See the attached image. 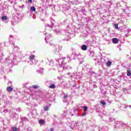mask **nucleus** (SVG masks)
<instances>
[{"label":"nucleus","mask_w":131,"mask_h":131,"mask_svg":"<svg viewBox=\"0 0 131 131\" xmlns=\"http://www.w3.org/2000/svg\"><path fill=\"white\" fill-rule=\"evenodd\" d=\"M81 49L82 51H86V50H88V46H86V45H82Z\"/></svg>","instance_id":"4"},{"label":"nucleus","mask_w":131,"mask_h":131,"mask_svg":"<svg viewBox=\"0 0 131 131\" xmlns=\"http://www.w3.org/2000/svg\"><path fill=\"white\" fill-rule=\"evenodd\" d=\"M130 75H131L130 70H127V76H130Z\"/></svg>","instance_id":"8"},{"label":"nucleus","mask_w":131,"mask_h":131,"mask_svg":"<svg viewBox=\"0 0 131 131\" xmlns=\"http://www.w3.org/2000/svg\"><path fill=\"white\" fill-rule=\"evenodd\" d=\"M12 131H18V128L16 127H12Z\"/></svg>","instance_id":"9"},{"label":"nucleus","mask_w":131,"mask_h":131,"mask_svg":"<svg viewBox=\"0 0 131 131\" xmlns=\"http://www.w3.org/2000/svg\"><path fill=\"white\" fill-rule=\"evenodd\" d=\"M35 58V56L34 55H31L29 57L30 61H31V62H32V61H33V60H34Z\"/></svg>","instance_id":"2"},{"label":"nucleus","mask_w":131,"mask_h":131,"mask_svg":"<svg viewBox=\"0 0 131 131\" xmlns=\"http://www.w3.org/2000/svg\"><path fill=\"white\" fill-rule=\"evenodd\" d=\"M63 98H64V99H66V98H68V95H64L63 96Z\"/></svg>","instance_id":"17"},{"label":"nucleus","mask_w":131,"mask_h":131,"mask_svg":"<svg viewBox=\"0 0 131 131\" xmlns=\"http://www.w3.org/2000/svg\"><path fill=\"white\" fill-rule=\"evenodd\" d=\"M43 110H45V111H48L49 110V106H44Z\"/></svg>","instance_id":"10"},{"label":"nucleus","mask_w":131,"mask_h":131,"mask_svg":"<svg viewBox=\"0 0 131 131\" xmlns=\"http://www.w3.org/2000/svg\"><path fill=\"white\" fill-rule=\"evenodd\" d=\"M112 65V62L108 61L106 62V66H107V67H110Z\"/></svg>","instance_id":"5"},{"label":"nucleus","mask_w":131,"mask_h":131,"mask_svg":"<svg viewBox=\"0 0 131 131\" xmlns=\"http://www.w3.org/2000/svg\"><path fill=\"white\" fill-rule=\"evenodd\" d=\"M100 104H101L103 105V106H105V105H106V102H103V101H101V102H100Z\"/></svg>","instance_id":"13"},{"label":"nucleus","mask_w":131,"mask_h":131,"mask_svg":"<svg viewBox=\"0 0 131 131\" xmlns=\"http://www.w3.org/2000/svg\"><path fill=\"white\" fill-rule=\"evenodd\" d=\"M119 40L118 39H117V38H113L112 40L113 43H115V44L118 43Z\"/></svg>","instance_id":"1"},{"label":"nucleus","mask_w":131,"mask_h":131,"mask_svg":"<svg viewBox=\"0 0 131 131\" xmlns=\"http://www.w3.org/2000/svg\"><path fill=\"white\" fill-rule=\"evenodd\" d=\"M39 124H45V121L42 119H40L39 121Z\"/></svg>","instance_id":"7"},{"label":"nucleus","mask_w":131,"mask_h":131,"mask_svg":"<svg viewBox=\"0 0 131 131\" xmlns=\"http://www.w3.org/2000/svg\"><path fill=\"white\" fill-rule=\"evenodd\" d=\"M50 130L51 131H54V128H51Z\"/></svg>","instance_id":"20"},{"label":"nucleus","mask_w":131,"mask_h":131,"mask_svg":"<svg viewBox=\"0 0 131 131\" xmlns=\"http://www.w3.org/2000/svg\"><path fill=\"white\" fill-rule=\"evenodd\" d=\"M33 89H38V86H37L36 85H33Z\"/></svg>","instance_id":"14"},{"label":"nucleus","mask_w":131,"mask_h":131,"mask_svg":"<svg viewBox=\"0 0 131 131\" xmlns=\"http://www.w3.org/2000/svg\"><path fill=\"white\" fill-rule=\"evenodd\" d=\"M7 18H8V16H3L2 17V20H7Z\"/></svg>","instance_id":"11"},{"label":"nucleus","mask_w":131,"mask_h":131,"mask_svg":"<svg viewBox=\"0 0 131 131\" xmlns=\"http://www.w3.org/2000/svg\"><path fill=\"white\" fill-rule=\"evenodd\" d=\"M28 2L30 3V4H32V0H28Z\"/></svg>","instance_id":"19"},{"label":"nucleus","mask_w":131,"mask_h":131,"mask_svg":"<svg viewBox=\"0 0 131 131\" xmlns=\"http://www.w3.org/2000/svg\"><path fill=\"white\" fill-rule=\"evenodd\" d=\"M86 113V111H85L84 112V114L82 115V116H84V115H85Z\"/></svg>","instance_id":"18"},{"label":"nucleus","mask_w":131,"mask_h":131,"mask_svg":"<svg viewBox=\"0 0 131 131\" xmlns=\"http://www.w3.org/2000/svg\"><path fill=\"white\" fill-rule=\"evenodd\" d=\"M83 109L85 111H86V110H88V107L86 106H83Z\"/></svg>","instance_id":"16"},{"label":"nucleus","mask_w":131,"mask_h":131,"mask_svg":"<svg viewBox=\"0 0 131 131\" xmlns=\"http://www.w3.org/2000/svg\"><path fill=\"white\" fill-rule=\"evenodd\" d=\"M49 89H56V85H55V84H52L49 86Z\"/></svg>","instance_id":"6"},{"label":"nucleus","mask_w":131,"mask_h":131,"mask_svg":"<svg viewBox=\"0 0 131 131\" xmlns=\"http://www.w3.org/2000/svg\"><path fill=\"white\" fill-rule=\"evenodd\" d=\"M6 90L7 92H9V93L13 92V88H12V87L11 86H8Z\"/></svg>","instance_id":"3"},{"label":"nucleus","mask_w":131,"mask_h":131,"mask_svg":"<svg viewBox=\"0 0 131 131\" xmlns=\"http://www.w3.org/2000/svg\"><path fill=\"white\" fill-rule=\"evenodd\" d=\"M114 26L116 29H118V25L115 24Z\"/></svg>","instance_id":"15"},{"label":"nucleus","mask_w":131,"mask_h":131,"mask_svg":"<svg viewBox=\"0 0 131 131\" xmlns=\"http://www.w3.org/2000/svg\"><path fill=\"white\" fill-rule=\"evenodd\" d=\"M31 10L32 11V12H35V7H31Z\"/></svg>","instance_id":"12"}]
</instances>
